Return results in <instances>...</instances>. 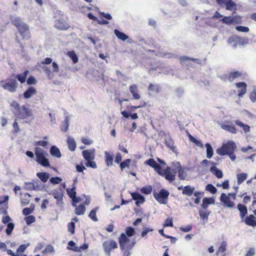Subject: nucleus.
Wrapping results in <instances>:
<instances>
[{"label":"nucleus","instance_id":"obj_1","mask_svg":"<svg viewBox=\"0 0 256 256\" xmlns=\"http://www.w3.org/2000/svg\"><path fill=\"white\" fill-rule=\"evenodd\" d=\"M159 163L156 162L154 158H150L146 161V163L154 168V170L162 176H174L178 172V176H183L185 174V168H182L178 162H173L170 166H167L166 162L159 158H157Z\"/></svg>","mask_w":256,"mask_h":256},{"label":"nucleus","instance_id":"obj_2","mask_svg":"<svg viewBox=\"0 0 256 256\" xmlns=\"http://www.w3.org/2000/svg\"><path fill=\"white\" fill-rule=\"evenodd\" d=\"M236 148V144L232 141H229L224 144L221 148H218L216 152L220 156H225L233 154Z\"/></svg>","mask_w":256,"mask_h":256},{"label":"nucleus","instance_id":"obj_3","mask_svg":"<svg viewBox=\"0 0 256 256\" xmlns=\"http://www.w3.org/2000/svg\"><path fill=\"white\" fill-rule=\"evenodd\" d=\"M35 153L36 157V161L44 166H48L50 163L46 156L48 154L44 152L41 148L36 147L35 148Z\"/></svg>","mask_w":256,"mask_h":256},{"label":"nucleus","instance_id":"obj_4","mask_svg":"<svg viewBox=\"0 0 256 256\" xmlns=\"http://www.w3.org/2000/svg\"><path fill=\"white\" fill-rule=\"evenodd\" d=\"M228 43L233 48H236L238 46H243L248 44V39L234 35L228 38Z\"/></svg>","mask_w":256,"mask_h":256},{"label":"nucleus","instance_id":"obj_5","mask_svg":"<svg viewBox=\"0 0 256 256\" xmlns=\"http://www.w3.org/2000/svg\"><path fill=\"white\" fill-rule=\"evenodd\" d=\"M18 120H25L32 116V110L24 106H22L14 115Z\"/></svg>","mask_w":256,"mask_h":256},{"label":"nucleus","instance_id":"obj_6","mask_svg":"<svg viewBox=\"0 0 256 256\" xmlns=\"http://www.w3.org/2000/svg\"><path fill=\"white\" fill-rule=\"evenodd\" d=\"M128 242H130V239L124 233L122 234L119 238V243L120 249L124 250L123 256H130L131 254V250L126 247V244Z\"/></svg>","mask_w":256,"mask_h":256},{"label":"nucleus","instance_id":"obj_7","mask_svg":"<svg viewBox=\"0 0 256 256\" xmlns=\"http://www.w3.org/2000/svg\"><path fill=\"white\" fill-rule=\"evenodd\" d=\"M170 194L168 191L165 189H162L159 192H154V198L161 204H166Z\"/></svg>","mask_w":256,"mask_h":256},{"label":"nucleus","instance_id":"obj_8","mask_svg":"<svg viewBox=\"0 0 256 256\" xmlns=\"http://www.w3.org/2000/svg\"><path fill=\"white\" fill-rule=\"evenodd\" d=\"M103 247L107 256H110V252L112 249L118 248L116 242L113 240H110L104 242L103 243Z\"/></svg>","mask_w":256,"mask_h":256},{"label":"nucleus","instance_id":"obj_9","mask_svg":"<svg viewBox=\"0 0 256 256\" xmlns=\"http://www.w3.org/2000/svg\"><path fill=\"white\" fill-rule=\"evenodd\" d=\"M20 34L24 39H28L30 38V32L29 31V26L26 24L23 23L18 28Z\"/></svg>","mask_w":256,"mask_h":256},{"label":"nucleus","instance_id":"obj_10","mask_svg":"<svg viewBox=\"0 0 256 256\" xmlns=\"http://www.w3.org/2000/svg\"><path fill=\"white\" fill-rule=\"evenodd\" d=\"M95 149H88L83 150L82 154L86 160H94L95 158Z\"/></svg>","mask_w":256,"mask_h":256},{"label":"nucleus","instance_id":"obj_11","mask_svg":"<svg viewBox=\"0 0 256 256\" xmlns=\"http://www.w3.org/2000/svg\"><path fill=\"white\" fill-rule=\"evenodd\" d=\"M131 195L132 199L136 200L135 204L137 206L143 204L145 201L144 197L138 192H132Z\"/></svg>","mask_w":256,"mask_h":256},{"label":"nucleus","instance_id":"obj_12","mask_svg":"<svg viewBox=\"0 0 256 256\" xmlns=\"http://www.w3.org/2000/svg\"><path fill=\"white\" fill-rule=\"evenodd\" d=\"M220 202L224 203V205L228 208H232L234 206V202L230 200L229 196L225 194L222 193L220 198Z\"/></svg>","mask_w":256,"mask_h":256},{"label":"nucleus","instance_id":"obj_13","mask_svg":"<svg viewBox=\"0 0 256 256\" xmlns=\"http://www.w3.org/2000/svg\"><path fill=\"white\" fill-rule=\"evenodd\" d=\"M72 190L73 191L72 194H70L69 192V190H67V192L70 197L72 199L73 202L72 204V206L76 207V204L74 203L80 202L81 200V199L80 198H78L76 196V186H74V184L73 185V186L72 188Z\"/></svg>","mask_w":256,"mask_h":256},{"label":"nucleus","instance_id":"obj_14","mask_svg":"<svg viewBox=\"0 0 256 256\" xmlns=\"http://www.w3.org/2000/svg\"><path fill=\"white\" fill-rule=\"evenodd\" d=\"M236 85L238 88H240L238 96L240 98L242 97L246 92V84L244 82H240L236 84Z\"/></svg>","mask_w":256,"mask_h":256},{"label":"nucleus","instance_id":"obj_15","mask_svg":"<svg viewBox=\"0 0 256 256\" xmlns=\"http://www.w3.org/2000/svg\"><path fill=\"white\" fill-rule=\"evenodd\" d=\"M55 27L59 30H66L69 26L64 20H57L55 23Z\"/></svg>","mask_w":256,"mask_h":256},{"label":"nucleus","instance_id":"obj_16","mask_svg":"<svg viewBox=\"0 0 256 256\" xmlns=\"http://www.w3.org/2000/svg\"><path fill=\"white\" fill-rule=\"evenodd\" d=\"M228 122H224L221 124V127L222 128L226 130V131H228V132L232 133V134H236V130L234 126H230L228 124Z\"/></svg>","mask_w":256,"mask_h":256},{"label":"nucleus","instance_id":"obj_17","mask_svg":"<svg viewBox=\"0 0 256 256\" xmlns=\"http://www.w3.org/2000/svg\"><path fill=\"white\" fill-rule=\"evenodd\" d=\"M244 222L248 226H256V218L252 214H250V216L246 218Z\"/></svg>","mask_w":256,"mask_h":256},{"label":"nucleus","instance_id":"obj_18","mask_svg":"<svg viewBox=\"0 0 256 256\" xmlns=\"http://www.w3.org/2000/svg\"><path fill=\"white\" fill-rule=\"evenodd\" d=\"M2 86L4 89L8 90L10 92H14L16 90V86L14 82H6L2 85Z\"/></svg>","mask_w":256,"mask_h":256},{"label":"nucleus","instance_id":"obj_19","mask_svg":"<svg viewBox=\"0 0 256 256\" xmlns=\"http://www.w3.org/2000/svg\"><path fill=\"white\" fill-rule=\"evenodd\" d=\"M220 21L226 24H230L237 22V18L236 16H224Z\"/></svg>","mask_w":256,"mask_h":256},{"label":"nucleus","instance_id":"obj_20","mask_svg":"<svg viewBox=\"0 0 256 256\" xmlns=\"http://www.w3.org/2000/svg\"><path fill=\"white\" fill-rule=\"evenodd\" d=\"M36 90L34 87H30L24 94V96L26 99L30 98L32 95L36 94Z\"/></svg>","mask_w":256,"mask_h":256},{"label":"nucleus","instance_id":"obj_21","mask_svg":"<svg viewBox=\"0 0 256 256\" xmlns=\"http://www.w3.org/2000/svg\"><path fill=\"white\" fill-rule=\"evenodd\" d=\"M238 209L240 212V216L242 219L243 220L244 216L248 213L247 208L246 206H245L244 205L239 204L238 205Z\"/></svg>","mask_w":256,"mask_h":256},{"label":"nucleus","instance_id":"obj_22","mask_svg":"<svg viewBox=\"0 0 256 256\" xmlns=\"http://www.w3.org/2000/svg\"><path fill=\"white\" fill-rule=\"evenodd\" d=\"M214 200L213 198H204L202 200V206L204 209H206L208 208L209 204H214Z\"/></svg>","mask_w":256,"mask_h":256},{"label":"nucleus","instance_id":"obj_23","mask_svg":"<svg viewBox=\"0 0 256 256\" xmlns=\"http://www.w3.org/2000/svg\"><path fill=\"white\" fill-rule=\"evenodd\" d=\"M67 143L68 149L72 152L74 151L76 148V142L74 140L73 138L68 136L67 139Z\"/></svg>","mask_w":256,"mask_h":256},{"label":"nucleus","instance_id":"obj_24","mask_svg":"<svg viewBox=\"0 0 256 256\" xmlns=\"http://www.w3.org/2000/svg\"><path fill=\"white\" fill-rule=\"evenodd\" d=\"M50 154L53 156L57 158H60L62 156L60 150L55 146H53L50 148Z\"/></svg>","mask_w":256,"mask_h":256},{"label":"nucleus","instance_id":"obj_25","mask_svg":"<svg viewBox=\"0 0 256 256\" xmlns=\"http://www.w3.org/2000/svg\"><path fill=\"white\" fill-rule=\"evenodd\" d=\"M130 92L136 100H139L140 98V95L137 92L138 88L136 84H133L130 87Z\"/></svg>","mask_w":256,"mask_h":256},{"label":"nucleus","instance_id":"obj_26","mask_svg":"<svg viewBox=\"0 0 256 256\" xmlns=\"http://www.w3.org/2000/svg\"><path fill=\"white\" fill-rule=\"evenodd\" d=\"M10 20L12 23L17 28H18L20 24H22L24 23L20 18L16 16H12L10 17Z\"/></svg>","mask_w":256,"mask_h":256},{"label":"nucleus","instance_id":"obj_27","mask_svg":"<svg viewBox=\"0 0 256 256\" xmlns=\"http://www.w3.org/2000/svg\"><path fill=\"white\" fill-rule=\"evenodd\" d=\"M30 195L28 194H25L22 196L20 200L22 206H24L28 204L30 201Z\"/></svg>","mask_w":256,"mask_h":256},{"label":"nucleus","instance_id":"obj_28","mask_svg":"<svg viewBox=\"0 0 256 256\" xmlns=\"http://www.w3.org/2000/svg\"><path fill=\"white\" fill-rule=\"evenodd\" d=\"M104 154L106 165L108 166H112V165L114 160L113 156L110 154L108 152L106 151L104 152Z\"/></svg>","mask_w":256,"mask_h":256},{"label":"nucleus","instance_id":"obj_29","mask_svg":"<svg viewBox=\"0 0 256 256\" xmlns=\"http://www.w3.org/2000/svg\"><path fill=\"white\" fill-rule=\"evenodd\" d=\"M114 33L118 37V38L122 41H124L127 40L128 37L125 34L119 31L118 30H114Z\"/></svg>","mask_w":256,"mask_h":256},{"label":"nucleus","instance_id":"obj_30","mask_svg":"<svg viewBox=\"0 0 256 256\" xmlns=\"http://www.w3.org/2000/svg\"><path fill=\"white\" fill-rule=\"evenodd\" d=\"M10 106L12 108V110L14 115L16 114V112L18 111V110L21 107L20 106V104L15 100H13L10 104Z\"/></svg>","mask_w":256,"mask_h":256},{"label":"nucleus","instance_id":"obj_31","mask_svg":"<svg viewBox=\"0 0 256 256\" xmlns=\"http://www.w3.org/2000/svg\"><path fill=\"white\" fill-rule=\"evenodd\" d=\"M234 122L238 126L242 128L245 132H248L250 131V127L248 125L244 124L238 120H236Z\"/></svg>","mask_w":256,"mask_h":256},{"label":"nucleus","instance_id":"obj_32","mask_svg":"<svg viewBox=\"0 0 256 256\" xmlns=\"http://www.w3.org/2000/svg\"><path fill=\"white\" fill-rule=\"evenodd\" d=\"M86 211V208L84 204H80L75 208V213L77 215H83Z\"/></svg>","mask_w":256,"mask_h":256},{"label":"nucleus","instance_id":"obj_33","mask_svg":"<svg viewBox=\"0 0 256 256\" xmlns=\"http://www.w3.org/2000/svg\"><path fill=\"white\" fill-rule=\"evenodd\" d=\"M130 159H126L120 164V167L122 170H126L129 168L130 163Z\"/></svg>","mask_w":256,"mask_h":256},{"label":"nucleus","instance_id":"obj_34","mask_svg":"<svg viewBox=\"0 0 256 256\" xmlns=\"http://www.w3.org/2000/svg\"><path fill=\"white\" fill-rule=\"evenodd\" d=\"M98 209V207H96L94 209L92 210L88 215L89 218L93 221L96 222L98 221V218L96 216V212Z\"/></svg>","mask_w":256,"mask_h":256},{"label":"nucleus","instance_id":"obj_35","mask_svg":"<svg viewBox=\"0 0 256 256\" xmlns=\"http://www.w3.org/2000/svg\"><path fill=\"white\" fill-rule=\"evenodd\" d=\"M180 60L182 62H186L189 60H191L197 64H201V60H200L196 59V58H188L186 56H183L180 57Z\"/></svg>","mask_w":256,"mask_h":256},{"label":"nucleus","instance_id":"obj_36","mask_svg":"<svg viewBox=\"0 0 256 256\" xmlns=\"http://www.w3.org/2000/svg\"><path fill=\"white\" fill-rule=\"evenodd\" d=\"M194 190V188H192L189 186H186L184 188L182 194L188 196H190L193 194Z\"/></svg>","mask_w":256,"mask_h":256},{"label":"nucleus","instance_id":"obj_37","mask_svg":"<svg viewBox=\"0 0 256 256\" xmlns=\"http://www.w3.org/2000/svg\"><path fill=\"white\" fill-rule=\"evenodd\" d=\"M165 143L168 147L170 150L174 152L175 148L174 146V142L173 140L170 138H167L165 140Z\"/></svg>","mask_w":256,"mask_h":256},{"label":"nucleus","instance_id":"obj_38","mask_svg":"<svg viewBox=\"0 0 256 256\" xmlns=\"http://www.w3.org/2000/svg\"><path fill=\"white\" fill-rule=\"evenodd\" d=\"M240 76V73L238 72H230L228 74V78L230 82L234 81L235 79Z\"/></svg>","mask_w":256,"mask_h":256},{"label":"nucleus","instance_id":"obj_39","mask_svg":"<svg viewBox=\"0 0 256 256\" xmlns=\"http://www.w3.org/2000/svg\"><path fill=\"white\" fill-rule=\"evenodd\" d=\"M206 157L208 158H210L213 155V149L211 146V145L209 143H206Z\"/></svg>","mask_w":256,"mask_h":256},{"label":"nucleus","instance_id":"obj_40","mask_svg":"<svg viewBox=\"0 0 256 256\" xmlns=\"http://www.w3.org/2000/svg\"><path fill=\"white\" fill-rule=\"evenodd\" d=\"M210 172L216 176H222V172L218 169L216 166H212L210 168Z\"/></svg>","mask_w":256,"mask_h":256},{"label":"nucleus","instance_id":"obj_41","mask_svg":"<svg viewBox=\"0 0 256 256\" xmlns=\"http://www.w3.org/2000/svg\"><path fill=\"white\" fill-rule=\"evenodd\" d=\"M70 124V117L68 116H66L64 124L62 127V130L64 132H66L68 129Z\"/></svg>","mask_w":256,"mask_h":256},{"label":"nucleus","instance_id":"obj_42","mask_svg":"<svg viewBox=\"0 0 256 256\" xmlns=\"http://www.w3.org/2000/svg\"><path fill=\"white\" fill-rule=\"evenodd\" d=\"M226 242H223L220 246L219 247L218 251L216 252L217 255H219L220 253H224L226 251Z\"/></svg>","mask_w":256,"mask_h":256},{"label":"nucleus","instance_id":"obj_43","mask_svg":"<svg viewBox=\"0 0 256 256\" xmlns=\"http://www.w3.org/2000/svg\"><path fill=\"white\" fill-rule=\"evenodd\" d=\"M68 56L72 60L73 62L76 64L78 61V58L74 51H70L68 52Z\"/></svg>","mask_w":256,"mask_h":256},{"label":"nucleus","instance_id":"obj_44","mask_svg":"<svg viewBox=\"0 0 256 256\" xmlns=\"http://www.w3.org/2000/svg\"><path fill=\"white\" fill-rule=\"evenodd\" d=\"M226 6V10H232L234 9H235L236 4L232 0H229L228 2L225 5Z\"/></svg>","mask_w":256,"mask_h":256},{"label":"nucleus","instance_id":"obj_45","mask_svg":"<svg viewBox=\"0 0 256 256\" xmlns=\"http://www.w3.org/2000/svg\"><path fill=\"white\" fill-rule=\"evenodd\" d=\"M14 224L13 222H9L7 224V228L6 230V234L8 235H10L12 234V232L14 228Z\"/></svg>","mask_w":256,"mask_h":256},{"label":"nucleus","instance_id":"obj_46","mask_svg":"<svg viewBox=\"0 0 256 256\" xmlns=\"http://www.w3.org/2000/svg\"><path fill=\"white\" fill-rule=\"evenodd\" d=\"M126 233L128 236H132L135 234L136 232L133 228L128 226L126 228Z\"/></svg>","mask_w":256,"mask_h":256},{"label":"nucleus","instance_id":"obj_47","mask_svg":"<svg viewBox=\"0 0 256 256\" xmlns=\"http://www.w3.org/2000/svg\"><path fill=\"white\" fill-rule=\"evenodd\" d=\"M152 191V187L150 186H144L142 188L141 190V192L146 194H150Z\"/></svg>","mask_w":256,"mask_h":256},{"label":"nucleus","instance_id":"obj_48","mask_svg":"<svg viewBox=\"0 0 256 256\" xmlns=\"http://www.w3.org/2000/svg\"><path fill=\"white\" fill-rule=\"evenodd\" d=\"M84 164L87 167H90L92 168H96V164L93 160H86Z\"/></svg>","mask_w":256,"mask_h":256},{"label":"nucleus","instance_id":"obj_49","mask_svg":"<svg viewBox=\"0 0 256 256\" xmlns=\"http://www.w3.org/2000/svg\"><path fill=\"white\" fill-rule=\"evenodd\" d=\"M206 190L212 194H215L217 190L216 187L211 184H208L206 187Z\"/></svg>","mask_w":256,"mask_h":256},{"label":"nucleus","instance_id":"obj_50","mask_svg":"<svg viewBox=\"0 0 256 256\" xmlns=\"http://www.w3.org/2000/svg\"><path fill=\"white\" fill-rule=\"evenodd\" d=\"M28 225H30L35 222L36 218L34 216H29L24 218Z\"/></svg>","mask_w":256,"mask_h":256},{"label":"nucleus","instance_id":"obj_51","mask_svg":"<svg viewBox=\"0 0 256 256\" xmlns=\"http://www.w3.org/2000/svg\"><path fill=\"white\" fill-rule=\"evenodd\" d=\"M68 228L69 232L72 234H74V232L75 224L74 222H72L68 224Z\"/></svg>","mask_w":256,"mask_h":256},{"label":"nucleus","instance_id":"obj_52","mask_svg":"<svg viewBox=\"0 0 256 256\" xmlns=\"http://www.w3.org/2000/svg\"><path fill=\"white\" fill-rule=\"evenodd\" d=\"M34 210V206H31L30 208H26L22 210V214L25 216H28Z\"/></svg>","mask_w":256,"mask_h":256},{"label":"nucleus","instance_id":"obj_53","mask_svg":"<svg viewBox=\"0 0 256 256\" xmlns=\"http://www.w3.org/2000/svg\"><path fill=\"white\" fill-rule=\"evenodd\" d=\"M236 29L238 31L242 32H248L250 31V29L248 27L241 26H236Z\"/></svg>","mask_w":256,"mask_h":256},{"label":"nucleus","instance_id":"obj_54","mask_svg":"<svg viewBox=\"0 0 256 256\" xmlns=\"http://www.w3.org/2000/svg\"><path fill=\"white\" fill-rule=\"evenodd\" d=\"M159 90L158 86L157 84H150L148 86V90L154 92H158Z\"/></svg>","mask_w":256,"mask_h":256},{"label":"nucleus","instance_id":"obj_55","mask_svg":"<svg viewBox=\"0 0 256 256\" xmlns=\"http://www.w3.org/2000/svg\"><path fill=\"white\" fill-rule=\"evenodd\" d=\"M50 182L53 184H58L62 181L60 177H51Z\"/></svg>","mask_w":256,"mask_h":256},{"label":"nucleus","instance_id":"obj_56","mask_svg":"<svg viewBox=\"0 0 256 256\" xmlns=\"http://www.w3.org/2000/svg\"><path fill=\"white\" fill-rule=\"evenodd\" d=\"M199 213L200 218L204 220H207L210 214V212H203L202 210H200Z\"/></svg>","mask_w":256,"mask_h":256},{"label":"nucleus","instance_id":"obj_57","mask_svg":"<svg viewBox=\"0 0 256 256\" xmlns=\"http://www.w3.org/2000/svg\"><path fill=\"white\" fill-rule=\"evenodd\" d=\"M250 99L252 102H256V88H254L250 94Z\"/></svg>","mask_w":256,"mask_h":256},{"label":"nucleus","instance_id":"obj_58","mask_svg":"<svg viewBox=\"0 0 256 256\" xmlns=\"http://www.w3.org/2000/svg\"><path fill=\"white\" fill-rule=\"evenodd\" d=\"M54 248L52 246H48L42 250L43 253H51L54 252Z\"/></svg>","mask_w":256,"mask_h":256},{"label":"nucleus","instance_id":"obj_59","mask_svg":"<svg viewBox=\"0 0 256 256\" xmlns=\"http://www.w3.org/2000/svg\"><path fill=\"white\" fill-rule=\"evenodd\" d=\"M81 141L84 144L86 145H90L93 142L92 140L86 138H82Z\"/></svg>","mask_w":256,"mask_h":256},{"label":"nucleus","instance_id":"obj_60","mask_svg":"<svg viewBox=\"0 0 256 256\" xmlns=\"http://www.w3.org/2000/svg\"><path fill=\"white\" fill-rule=\"evenodd\" d=\"M154 230L152 228H144L143 229V230L142 232V236L144 237L146 234L150 232H152Z\"/></svg>","mask_w":256,"mask_h":256},{"label":"nucleus","instance_id":"obj_61","mask_svg":"<svg viewBox=\"0 0 256 256\" xmlns=\"http://www.w3.org/2000/svg\"><path fill=\"white\" fill-rule=\"evenodd\" d=\"M164 226H173L172 220L171 218H167L164 225Z\"/></svg>","mask_w":256,"mask_h":256},{"label":"nucleus","instance_id":"obj_62","mask_svg":"<svg viewBox=\"0 0 256 256\" xmlns=\"http://www.w3.org/2000/svg\"><path fill=\"white\" fill-rule=\"evenodd\" d=\"M17 120L18 119L16 118L12 126L14 128V133H18L20 130L18 123L16 122Z\"/></svg>","mask_w":256,"mask_h":256},{"label":"nucleus","instance_id":"obj_63","mask_svg":"<svg viewBox=\"0 0 256 256\" xmlns=\"http://www.w3.org/2000/svg\"><path fill=\"white\" fill-rule=\"evenodd\" d=\"M192 228V225H188L186 227H180V230L185 232H190Z\"/></svg>","mask_w":256,"mask_h":256},{"label":"nucleus","instance_id":"obj_64","mask_svg":"<svg viewBox=\"0 0 256 256\" xmlns=\"http://www.w3.org/2000/svg\"><path fill=\"white\" fill-rule=\"evenodd\" d=\"M255 254V250L253 248H250L246 252V256H254Z\"/></svg>","mask_w":256,"mask_h":256}]
</instances>
